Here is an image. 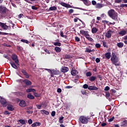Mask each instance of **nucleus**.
<instances>
[{
  "label": "nucleus",
  "instance_id": "obj_1",
  "mask_svg": "<svg viewBox=\"0 0 127 127\" xmlns=\"http://www.w3.org/2000/svg\"><path fill=\"white\" fill-rule=\"evenodd\" d=\"M108 14L109 16L111 17V18L113 19L114 20H115V21H118V17L119 15L114 9H111L109 10L108 12Z\"/></svg>",
  "mask_w": 127,
  "mask_h": 127
},
{
  "label": "nucleus",
  "instance_id": "obj_2",
  "mask_svg": "<svg viewBox=\"0 0 127 127\" xmlns=\"http://www.w3.org/2000/svg\"><path fill=\"white\" fill-rule=\"evenodd\" d=\"M8 10V9L6 7L3 6H0V19H2V18L6 16V13Z\"/></svg>",
  "mask_w": 127,
  "mask_h": 127
},
{
  "label": "nucleus",
  "instance_id": "obj_3",
  "mask_svg": "<svg viewBox=\"0 0 127 127\" xmlns=\"http://www.w3.org/2000/svg\"><path fill=\"white\" fill-rule=\"evenodd\" d=\"M45 70L47 71V72H49V74H51V78L54 77L55 75H60V72H62L57 70L49 69L47 68L45 69Z\"/></svg>",
  "mask_w": 127,
  "mask_h": 127
},
{
  "label": "nucleus",
  "instance_id": "obj_4",
  "mask_svg": "<svg viewBox=\"0 0 127 127\" xmlns=\"http://www.w3.org/2000/svg\"><path fill=\"white\" fill-rule=\"evenodd\" d=\"M111 60L113 64H115V63H118V62H119V57L117 56L116 54L112 53Z\"/></svg>",
  "mask_w": 127,
  "mask_h": 127
},
{
  "label": "nucleus",
  "instance_id": "obj_5",
  "mask_svg": "<svg viewBox=\"0 0 127 127\" xmlns=\"http://www.w3.org/2000/svg\"><path fill=\"white\" fill-rule=\"evenodd\" d=\"M11 59L15 62L16 64H18L19 63V61L18 60V57L17 55L15 54H13L11 56Z\"/></svg>",
  "mask_w": 127,
  "mask_h": 127
},
{
  "label": "nucleus",
  "instance_id": "obj_6",
  "mask_svg": "<svg viewBox=\"0 0 127 127\" xmlns=\"http://www.w3.org/2000/svg\"><path fill=\"white\" fill-rule=\"evenodd\" d=\"M78 121H79L80 123L82 124H86L87 122H88V121H87V118L83 116H80V118H78Z\"/></svg>",
  "mask_w": 127,
  "mask_h": 127
},
{
  "label": "nucleus",
  "instance_id": "obj_7",
  "mask_svg": "<svg viewBox=\"0 0 127 127\" xmlns=\"http://www.w3.org/2000/svg\"><path fill=\"white\" fill-rule=\"evenodd\" d=\"M20 103H18V106H20V107L24 108L26 106L25 101L23 100H18Z\"/></svg>",
  "mask_w": 127,
  "mask_h": 127
},
{
  "label": "nucleus",
  "instance_id": "obj_8",
  "mask_svg": "<svg viewBox=\"0 0 127 127\" xmlns=\"http://www.w3.org/2000/svg\"><path fill=\"white\" fill-rule=\"evenodd\" d=\"M0 26L2 27L4 30H7V29H8V26L6 25V23L0 22Z\"/></svg>",
  "mask_w": 127,
  "mask_h": 127
},
{
  "label": "nucleus",
  "instance_id": "obj_9",
  "mask_svg": "<svg viewBox=\"0 0 127 127\" xmlns=\"http://www.w3.org/2000/svg\"><path fill=\"white\" fill-rule=\"evenodd\" d=\"M113 31L111 30H109L107 31V33L105 34V36L107 38H111L112 37V33H113Z\"/></svg>",
  "mask_w": 127,
  "mask_h": 127
},
{
  "label": "nucleus",
  "instance_id": "obj_10",
  "mask_svg": "<svg viewBox=\"0 0 127 127\" xmlns=\"http://www.w3.org/2000/svg\"><path fill=\"white\" fill-rule=\"evenodd\" d=\"M84 89H87V90H95V91H97L98 90V88L96 87V86H89V87H87V88H84Z\"/></svg>",
  "mask_w": 127,
  "mask_h": 127
},
{
  "label": "nucleus",
  "instance_id": "obj_11",
  "mask_svg": "<svg viewBox=\"0 0 127 127\" xmlns=\"http://www.w3.org/2000/svg\"><path fill=\"white\" fill-rule=\"evenodd\" d=\"M21 72H22V75H24V76H25V79H29V74L27 73L25 70H21Z\"/></svg>",
  "mask_w": 127,
  "mask_h": 127
},
{
  "label": "nucleus",
  "instance_id": "obj_12",
  "mask_svg": "<svg viewBox=\"0 0 127 127\" xmlns=\"http://www.w3.org/2000/svg\"><path fill=\"white\" fill-rule=\"evenodd\" d=\"M60 71L62 72V73L67 72V71H69V68L65 66H62V68L60 69Z\"/></svg>",
  "mask_w": 127,
  "mask_h": 127
},
{
  "label": "nucleus",
  "instance_id": "obj_13",
  "mask_svg": "<svg viewBox=\"0 0 127 127\" xmlns=\"http://www.w3.org/2000/svg\"><path fill=\"white\" fill-rule=\"evenodd\" d=\"M22 82L24 83V84H25V86H30V81L27 79H24V80H22Z\"/></svg>",
  "mask_w": 127,
  "mask_h": 127
},
{
  "label": "nucleus",
  "instance_id": "obj_14",
  "mask_svg": "<svg viewBox=\"0 0 127 127\" xmlns=\"http://www.w3.org/2000/svg\"><path fill=\"white\" fill-rule=\"evenodd\" d=\"M80 32V34H82V35H85V37L88 36V35H89L88 31H84V30H81Z\"/></svg>",
  "mask_w": 127,
  "mask_h": 127
},
{
  "label": "nucleus",
  "instance_id": "obj_15",
  "mask_svg": "<svg viewBox=\"0 0 127 127\" xmlns=\"http://www.w3.org/2000/svg\"><path fill=\"white\" fill-rule=\"evenodd\" d=\"M31 127H40L41 124L39 122H36L35 123L31 124Z\"/></svg>",
  "mask_w": 127,
  "mask_h": 127
},
{
  "label": "nucleus",
  "instance_id": "obj_16",
  "mask_svg": "<svg viewBox=\"0 0 127 127\" xmlns=\"http://www.w3.org/2000/svg\"><path fill=\"white\" fill-rule=\"evenodd\" d=\"M81 1H83V3L85 4V5H90L91 4V1H89V0H80Z\"/></svg>",
  "mask_w": 127,
  "mask_h": 127
},
{
  "label": "nucleus",
  "instance_id": "obj_17",
  "mask_svg": "<svg viewBox=\"0 0 127 127\" xmlns=\"http://www.w3.org/2000/svg\"><path fill=\"white\" fill-rule=\"evenodd\" d=\"M127 126V120H124L122 122H120V127H124Z\"/></svg>",
  "mask_w": 127,
  "mask_h": 127
},
{
  "label": "nucleus",
  "instance_id": "obj_18",
  "mask_svg": "<svg viewBox=\"0 0 127 127\" xmlns=\"http://www.w3.org/2000/svg\"><path fill=\"white\" fill-rule=\"evenodd\" d=\"M61 5H62L63 6H64V7H67V8H69L71 7V5L70 4H68L65 2H61Z\"/></svg>",
  "mask_w": 127,
  "mask_h": 127
},
{
  "label": "nucleus",
  "instance_id": "obj_19",
  "mask_svg": "<svg viewBox=\"0 0 127 127\" xmlns=\"http://www.w3.org/2000/svg\"><path fill=\"white\" fill-rule=\"evenodd\" d=\"M36 90H34V89H27L25 90V92L26 93H30L33 92V93H34V92H36Z\"/></svg>",
  "mask_w": 127,
  "mask_h": 127
},
{
  "label": "nucleus",
  "instance_id": "obj_20",
  "mask_svg": "<svg viewBox=\"0 0 127 127\" xmlns=\"http://www.w3.org/2000/svg\"><path fill=\"white\" fill-rule=\"evenodd\" d=\"M13 94H14V95H16V96H21V95H23V93L19 92H13Z\"/></svg>",
  "mask_w": 127,
  "mask_h": 127
},
{
  "label": "nucleus",
  "instance_id": "obj_21",
  "mask_svg": "<svg viewBox=\"0 0 127 127\" xmlns=\"http://www.w3.org/2000/svg\"><path fill=\"white\" fill-rule=\"evenodd\" d=\"M14 110V108H12V105H7V111H12Z\"/></svg>",
  "mask_w": 127,
  "mask_h": 127
},
{
  "label": "nucleus",
  "instance_id": "obj_22",
  "mask_svg": "<svg viewBox=\"0 0 127 127\" xmlns=\"http://www.w3.org/2000/svg\"><path fill=\"white\" fill-rule=\"evenodd\" d=\"M104 6V4L102 3H97L96 5V8H102Z\"/></svg>",
  "mask_w": 127,
  "mask_h": 127
},
{
  "label": "nucleus",
  "instance_id": "obj_23",
  "mask_svg": "<svg viewBox=\"0 0 127 127\" xmlns=\"http://www.w3.org/2000/svg\"><path fill=\"white\" fill-rule=\"evenodd\" d=\"M119 34L120 35H122V36H124V35H126V34H127V31L126 30L121 31L119 32Z\"/></svg>",
  "mask_w": 127,
  "mask_h": 127
},
{
  "label": "nucleus",
  "instance_id": "obj_24",
  "mask_svg": "<svg viewBox=\"0 0 127 127\" xmlns=\"http://www.w3.org/2000/svg\"><path fill=\"white\" fill-rule=\"evenodd\" d=\"M58 123L64 124V117L58 118Z\"/></svg>",
  "mask_w": 127,
  "mask_h": 127
},
{
  "label": "nucleus",
  "instance_id": "obj_25",
  "mask_svg": "<svg viewBox=\"0 0 127 127\" xmlns=\"http://www.w3.org/2000/svg\"><path fill=\"white\" fill-rule=\"evenodd\" d=\"M34 97H36V96H32V95L27 94V99H29L31 100L34 99Z\"/></svg>",
  "mask_w": 127,
  "mask_h": 127
},
{
  "label": "nucleus",
  "instance_id": "obj_26",
  "mask_svg": "<svg viewBox=\"0 0 127 127\" xmlns=\"http://www.w3.org/2000/svg\"><path fill=\"white\" fill-rule=\"evenodd\" d=\"M19 65L18 64H11V67H13V68L15 69H18V65Z\"/></svg>",
  "mask_w": 127,
  "mask_h": 127
},
{
  "label": "nucleus",
  "instance_id": "obj_27",
  "mask_svg": "<svg viewBox=\"0 0 127 127\" xmlns=\"http://www.w3.org/2000/svg\"><path fill=\"white\" fill-rule=\"evenodd\" d=\"M105 56L107 59H110V58H111V53H106Z\"/></svg>",
  "mask_w": 127,
  "mask_h": 127
},
{
  "label": "nucleus",
  "instance_id": "obj_28",
  "mask_svg": "<svg viewBox=\"0 0 127 127\" xmlns=\"http://www.w3.org/2000/svg\"><path fill=\"white\" fill-rule=\"evenodd\" d=\"M117 46L119 48H122L124 47V43H122V42L118 43Z\"/></svg>",
  "mask_w": 127,
  "mask_h": 127
},
{
  "label": "nucleus",
  "instance_id": "obj_29",
  "mask_svg": "<svg viewBox=\"0 0 127 127\" xmlns=\"http://www.w3.org/2000/svg\"><path fill=\"white\" fill-rule=\"evenodd\" d=\"M41 112H42V114H45L46 116H49V112L45 110H41Z\"/></svg>",
  "mask_w": 127,
  "mask_h": 127
},
{
  "label": "nucleus",
  "instance_id": "obj_30",
  "mask_svg": "<svg viewBox=\"0 0 127 127\" xmlns=\"http://www.w3.org/2000/svg\"><path fill=\"white\" fill-rule=\"evenodd\" d=\"M85 37L87 39H88V40H89V41H92V42H94V39L91 38L89 34L88 35V36H86Z\"/></svg>",
  "mask_w": 127,
  "mask_h": 127
},
{
  "label": "nucleus",
  "instance_id": "obj_31",
  "mask_svg": "<svg viewBox=\"0 0 127 127\" xmlns=\"http://www.w3.org/2000/svg\"><path fill=\"white\" fill-rule=\"evenodd\" d=\"M55 50L57 52V53H59V52H61V49L58 47H56L55 48Z\"/></svg>",
  "mask_w": 127,
  "mask_h": 127
},
{
  "label": "nucleus",
  "instance_id": "obj_32",
  "mask_svg": "<svg viewBox=\"0 0 127 127\" xmlns=\"http://www.w3.org/2000/svg\"><path fill=\"white\" fill-rule=\"evenodd\" d=\"M0 103H1V104H2L3 105H5V104L7 103V102L5 101V99L2 98L1 100H0Z\"/></svg>",
  "mask_w": 127,
  "mask_h": 127
},
{
  "label": "nucleus",
  "instance_id": "obj_33",
  "mask_svg": "<svg viewBox=\"0 0 127 127\" xmlns=\"http://www.w3.org/2000/svg\"><path fill=\"white\" fill-rule=\"evenodd\" d=\"M53 44H54V45H55V46H61V43L60 42H52Z\"/></svg>",
  "mask_w": 127,
  "mask_h": 127
},
{
  "label": "nucleus",
  "instance_id": "obj_34",
  "mask_svg": "<svg viewBox=\"0 0 127 127\" xmlns=\"http://www.w3.org/2000/svg\"><path fill=\"white\" fill-rule=\"evenodd\" d=\"M91 31L92 33H96V32L98 31V29L96 27L92 28Z\"/></svg>",
  "mask_w": 127,
  "mask_h": 127
},
{
  "label": "nucleus",
  "instance_id": "obj_35",
  "mask_svg": "<svg viewBox=\"0 0 127 127\" xmlns=\"http://www.w3.org/2000/svg\"><path fill=\"white\" fill-rule=\"evenodd\" d=\"M95 80H96V77L91 76L89 77V81H94Z\"/></svg>",
  "mask_w": 127,
  "mask_h": 127
},
{
  "label": "nucleus",
  "instance_id": "obj_36",
  "mask_svg": "<svg viewBox=\"0 0 127 127\" xmlns=\"http://www.w3.org/2000/svg\"><path fill=\"white\" fill-rule=\"evenodd\" d=\"M18 123H20V124H22V125H25V120H18Z\"/></svg>",
  "mask_w": 127,
  "mask_h": 127
},
{
  "label": "nucleus",
  "instance_id": "obj_37",
  "mask_svg": "<svg viewBox=\"0 0 127 127\" xmlns=\"http://www.w3.org/2000/svg\"><path fill=\"white\" fill-rule=\"evenodd\" d=\"M8 29L9 30H10L11 29V27H12V28H14V24H12V23H11V24L9 25L8 26Z\"/></svg>",
  "mask_w": 127,
  "mask_h": 127
},
{
  "label": "nucleus",
  "instance_id": "obj_38",
  "mask_svg": "<svg viewBox=\"0 0 127 127\" xmlns=\"http://www.w3.org/2000/svg\"><path fill=\"white\" fill-rule=\"evenodd\" d=\"M50 10H56L57 9V7L54 6L50 7L49 8Z\"/></svg>",
  "mask_w": 127,
  "mask_h": 127
},
{
  "label": "nucleus",
  "instance_id": "obj_39",
  "mask_svg": "<svg viewBox=\"0 0 127 127\" xmlns=\"http://www.w3.org/2000/svg\"><path fill=\"white\" fill-rule=\"evenodd\" d=\"M64 58H65V59H70V58H72V57H71V56L69 55H65L64 56Z\"/></svg>",
  "mask_w": 127,
  "mask_h": 127
},
{
  "label": "nucleus",
  "instance_id": "obj_40",
  "mask_svg": "<svg viewBox=\"0 0 127 127\" xmlns=\"http://www.w3.org/2000/svg\"><path fill=\"white\" fill-rule=\"evenodd\" d=\"M91 75H92L91 72H85V76L86 77H91Z\"/></svg>",
  "mask_w": 127,
  "mask_h": 127
},
{
  "label": "nucleus",
  "instance_id": "obj_41",
  "mask_svg": "<svg viewBox=\"0 0 127 127\" xmlns=\"http://www.w3.org/2000/svg\"><path fill=\"white\" fill-rule=\"evenodd\" d=\"M71 75H73V76L76 75V70H71Z\"/></svg>",
  "mask_w": 127,
  "mask_h": 127
},
{
  "label": "nucleus",
  "instance_id": "obj_42",
  "mask_svg": "<svg viewBox=\"0 0 127 127\" xmlns=\"http://www.w3.org/2000/svg\"><path fill=\"white\" fill-rule=\"evenodd\" d=\"M103 47H105V48H108V45H107V42H103Z\"/></svg>",
  "mask_w": 127,
  "mask_h": 127
},
{
  "label": "nucleus",
  "instance_id": "obj_43",
  "mask_svg": "<svg viewBox=\"0 0 127 127\" xmlns=\"http://www.w3.org/2000/svg\"><path fill=\"white\" fill-rule=\"evenodd\" d=\"M33 95H33V96H35L36 97H40V94L34 93H33Z\"/></svg>",
  "mask_w": 127,
  "mask_h": 127
},
{
  "label": "nucleus",
  "instance_id": "obj_44",
  "mask_svg": "<svg viewBox=\"0 0 127 127\" xmlns=\"http://www.w3.org/2000/svg\"><path fill=\"white\" fill-rule=\"evenodd\" d=\"M92 51H93L91 50L90 49H89L88 48H87L85 50V52H88V53H91V52H92Z\"/></svg>",
  "mask_w": 127,
  "mask_h": 127
},
{
  "label": "nucleus",
  "instance_id": "obj_45",
  "mask_svg": "<svg viewBox=\"0 0 127 127\" xmlns=\"http://www.w3.org/2000/svg\"><path fill=\"white\" fill-rule=\"evenodd\" d=\"M21 41L22 42H23L24 43H26L27 44H28V41H27V40L22 39Z\"/></svg>",
  "mask_w": 127,
  "mask_h": 127
},
{
  "label": "nucleus",
  "instance_id": "obj_46",
  "mask_svg": "<svg viewBox=\"0 0 127 127\" xmlns=\"http://www.w3.org/2000/svg\"><path fill=\"white\" fill-rule=\"evenodd\" d=\"M3 57H4V58H6V59H7L8 60H9V57L7 55L4 54Z\"/></svg>",
  "mask_w": 127,
  "mask_h": 127
},
{
  "label": "nucleus",
  "instance_id": "obj_47",
  "mask_svg": "<svg viewBox=\"0 0 127 127\" xmlns=\"http://www.w3.org/2000/svg\"><path fill=\"white\" fill-rule=\"evenodd\" d=\"M127 7V4H121L120 5V7Z\"/></svg>",
  "mask_w": 127,
  "mask_h": 127
},
{
  "label": "nucleus",
  "instance_id": "obj_48",
  "mask_svg": "<svg viewBox=\"0 0 127 127\" xmlns=\"http://www.w3.org/2000/svg\"><path fill=\"white\" fill-rule=\"evenodd\" d=\"M95 47L96 48H101V44H95Z\"/></svg>",
  "mask_w": 127,
  "mask_h": 127
},
{
  "label": "nucleus",
  "instance_id": "obj_49",
  "mask_svg": "<svg viewBox=\"0 0 127 127\" xmlns=\"http://www.w3.org/2000/svg\"><path fill=\"white\" fill-rule=\"evenodd\" d=\"M10 114V113H8V111H3V115H7Z\"/></svg>",
  "mask_w": 127,
  "mask_h": 127
},
{
  "label": "nucleus",
  "instance_id": "obj_50",
  "mask_svg": "<svg viewBox=\"0 0 127 127\" xmlns=\"http://www.w3.org/2000/svg\"><path fill=\"white\" fill-rule=\"evenodd\" d=\"M55 115H56V112H55L54 111L51 112V117H54V116H55Z\"/></svg>",
  "mask_w": 127,
  "mask_h": 127
},
{
  "label": "nucleus",
  "instance_id": "obj_51",
  "mask_svg": "<svg viewBox=\"0 0 127 127\" xmlns=\"http://www.w3.org/2000/svg\"><path fill=\"white\" fill-rule=\"evenodd\" d=\"M114 120V117H111L109 120H107V122H112Z\"/></svg>",
  "mask_w": 127,
  "mask_h": 127
},
{
  "label": "nucleus",
  "instance_id": "obj_52",
  "mask_svg": "<svg viewBox=\"0 0 127 127\" xmlns=\"http://www.w3.org/2000/svg\"><path fill=\"white\" fill-rule=\"evenodd\" d=\"M27 124H28L29 125L33 124V123H32V120H30V119H29V120H27Z\"/></svg>",
  "mask_w": 127,
  "mask_h": 127
},
{
  "label": "nucleus",
  "instance_id": "obj_53",
  "mask_svg": "<svg viewBox=\"0 0 127 127\" xmlns=\"http://www.w3.org/2000/svg\"><path fill=\"white\" fill-rule=\"evenodd\" d=\"M102 23H104V24H108L109 23V21L102 20Z\"/></svg>",
  "mask_w": 127,
  "mask_h": 127
},
{
  "label": "nucleus",
  "instance_id": "obj_54",
  "mask_svg": "<svg viewBox=\"0 0 127 127\" xmlns=\"http://www.w3.org/2000/svg\"><path fill=\"white\" fill-rule=\"evenodd\" d=\"M41 105H36V109H38V110L41 109Z\"/></svg>",
  "mask_w": 127,
  "mask_h": 127
},
{
  "label": "nucleus",
  "instance_id": "obj_55",
  "mask_svg": "<svg viewBox=\"0 0 127 127\" xmlns=\"http://www.w3.org/2000/svg\"><path fill=\"white\" fill-rule=\"evenodd\" d=\"M57 92H58V93H62V89H57Z\"/></svg>",
  "mask_w": 127,
  "mask_h": 127
},
{
  "label": "nucleus",
  "instance_id": "obj_56",
  "mask_svg": "<svg viewBox=\"0 0 127 127\" xmlns=\"http://www.w3.org/2000/svg\"><path fill=\"white\" fill-rule=\"evenodd\" d=\"M89 86H88L87 85V84H84V85L82 86V87H83V88H89Z\"/></svg>",
  "mask_w": 127,
  "mask_h": 127
},
{
  "label": "nucleus",
  "instance_id": "obj_57",
  "mask_svg": "<svg viewBox=\"0 0 127 127\" xmlns=\"http://www.w3.org/2000/svg\"><path fill=\"white\" fill-rule=\"evenodd\" d=\"M104 91H109V86H106V87L104 88Z\"/></svg>",
  "mask_w": 127,
  "mask_h": 127
},
{
  "label": "nucleus",
  "instance_id": "obj_58",
  "mask_svg": "<svg viewBox=\"0 0 127 127\" xmlns=\"http://www.w3.org/2000/svg\"><path fill=\"white\" fill-rule=\"evenodd\" d=\"M110 96V94H109V92H106V98H109Z\"/></svg>",
  "mask_w": 127,
  "mask_h": 127
},
{
  "label": "nucleus",
  "instance_id": "obj_59",
  "mask_svg": "<svg viewBox=\"0 0 127 127\" xmlns=\"http://www.w3.org/2000/svg\"><path fill=\"white\" fill-rule=\"evenodd\" d=\"M115 2L116 3H120L122 2V0H115Z\"/></svg>",
  "mask_w": 127,
  "mask_h": 127
},
{
  "label": "nucleus",
  "instance_id": "obj_60",
  "mask_svg": "<svg viewBox=\"0 0 127 127\" xmlns=\"http://www.w3.org/2000/svg\"><path fill=\"white\" fill-rule=\"evenodd\" d=\"M75 41L79 42L80 41V38L78 37H75Z\"/></svg>",
  "mask_w": 127,
  "mask_h": 127
},
{
  "label": "nucleus",
  "instance_id": "obj_61",
  "mask_svg": "<svg viewBox=\"0 0 127 127\" xmlns=\"http://www.w3.org/2000/svg\"><path fill=\"white\" fill-rule=\"evenodd\" d=\"M17 49L19 51H21V47L20 46H17Z\"/></svg>",
  "mask_w": 127,
  "mask_h": 127
},
{
  "label": "nucleus",
  "instance_id": "obj_62",
  "mask_svg": "<svg viewBox=\"0 0 127 127\" xmlns=\"http://www.w3.org/2000/svg\"><path fill=\"white\" fill-rule=\"evenodd\" d=\"M32 9H34V10H36L37 8L35 6H32Z\"/></svg>",
  "mask_w": 127,
  "mask_h": 127
},
{
  "label": "nucleus",
  "instance_id": "obj_63",
  "mask_svg": "<svg viewBox=\"0 0 127 127\" xmlns=\"http://www.w3.org/2000/svg\"><path fill=\"white\" fill-rule=\"evenodd\" d=\"M45 51L46 52V53H47L48 54H50V52H49V51L47 49H45Z\"/></svg>",
  "mask_w": 127,
  "mask_h": 127
},
{
  "label": "nucleus",
  "instance_id": "obj_64",
  "mask_svg": "<svg viewBox=\"0 0 127 127\" xmlns=\"http://www.w3.org/2000/svg\"><path fill=\"white\" fill-rule=\"evenodd\" d=\"M60 35L62 37H64V35H63V31H61V34Z\"/></svg>",
  "mask_w": 127,
  "mask_h": 127
}]
</instances>
